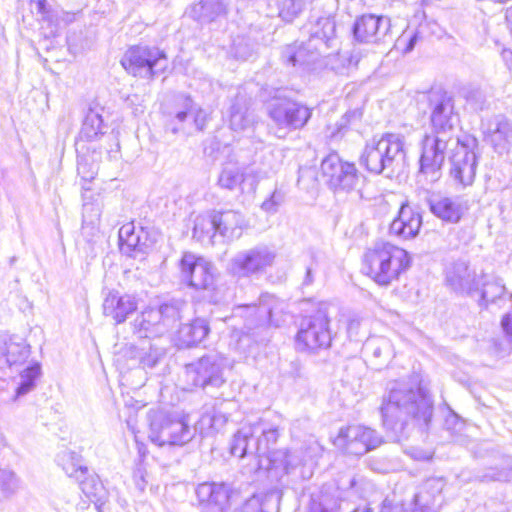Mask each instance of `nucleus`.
Returning a JSON list of instances; mask_svg holds the SVG:
<instances>
[{"label":"nucleus","mask_w":512,"mask_h":512,"mask_svg":"<svg viewBox=\"0 0 512 512\" xmlns=\"http://www.w3.org/2000/svg\"><path fill=\"white\" fill-rule=\"evenodd\" d=\"M380 411L383 427L393 440L400 441L413 427H428L433 405L420 388L406 382H395L383 396Z\"/></svg>","instance_id":"obj_1"},{"label":"nucleus","mask_w":512,"mask_h":512,"mask_svg":"<svg viewBox=\"0 0 512 512\" xmlns=\"http://www.w3.org/2000/svg\"><path fill=\"white\" fill-rule=\"evenodd\" d=\"M410 264L406 250L388 242H377L363 257V271L380 286L397 280Z\"/></svg>","instance_id":"obj_2"},{"label":"nucleus","mask_w":512,"mask_h":512,"mask_svg":"<svg viewBox=\"0 0 512 512\" xmlns=\"http://www.w3.org/2000/svg\"><path fill=\"white\" fill-rule=\"evenodd\" d=\"M405 158L404 142L400 135L387 133L368 141L360 156V165L374 174L392 176Z\"/></svg>","instance_id":"obj_3"},{"label":"nucleus","mask_w":512,"mask_h":512,"mask_svg":"<svg viewBox=\"0 0 512 512\" xmlns=\"http://www.w3.org/2000/svg\"><path fill=\"white\" fill-rule=\"evenodd\" d=\"M150 440L158 446L188 443L195 435L187 417L171 416L162 410H150L147 414Z\"/></svg>","instance_id":"obj_4"},{"label":"nucleus","mask_w":512,"mask_h":512,"mask_svg":"<svg viewBox=\"0 0 512 512\" xmlns=\"http://www.w3.org/2000/svg\"><path fill=\"white\" fill-rule=\"evenodd\" d=\"M178 269L182 282L195 290L206 291L214 303L222 300L220 289L216 283V269L212 263L192 252H185L179 260Z\"/></svg>","instance_id":"obj_5"},{"label":"nucleus","mask_w":512,"mask_h":512,"mask_svg":"<svg viewBox=\"0 0 512 512\" xmlns=\"http://www.w3.org/2000/svg\"><path fill=\"white\" fill-rule=\"evenodd\" d=\"M270 170L259 165H245L233 157L223 164L217 179L220 188L229 191L239 190L241 194H254L261 180L268 178Z\"/></svg>","instance_id":"obj_6"},{"label":"nucleus","mask_w":512,"mask_h":512,"mask_svg":"<svg viewBox=\"0 0 512 512\" xmlns=\"http://www.w3.org/2000/svg\"><path fill=\"white\" fill-rule=\"evenodd\" d=\"M459 137L431 132L422 140L419 176L428 183L436 182L441 177V168L448 151L459 144Z\"/></svg>","instance_id":"obj_7"},{"label":"nucleus","mask_w":512,"mask_h":512,"mask_svg":"<svg viewBox=\"0 0 512 512\" xmlns=\"http://www.w3.org/2000/svg\"><path fill=\"white\" fill-rule=\"evenodd\" d=\"M121 64L133 76L153 78L165 71L168 61L165 53L156 47L134 46L126 51Z\"/></svg>","instance_id":"obj_8"},{"label":"nucleus","mask_w":512,"mask_h":512,"mask_svg":"<svg viewBox=\"0 0 512 512\" xmlns=\"http://www.w3.org/2000/svg\"><path fill=\"white\" fill-rule=\"evenodd\" d=\"M225 360L219 354H208L187 364L184 377L191 388H219L225 383Z\"/></svg>","instance_id":"obj_9"},{"label":"nucleus","mask_w":512,"mask_h":512,"mask_svg":"<svg viewBox=\"0 0 512 512\" xmlns=\"http://www.w3.org/2000/svg\"><path fill=\"white\" fill-rule=\"evenodd\" d=\"M332 341L330 319L325 308L302 319L296 335V344L303 351L315 352L330 347Z\"/></svg>","instance_id":"obj_10"},{"label":"nucleus","mask_w":512,"mask_h":512,"mask_svg":"<svg viewBox=\"0 0 512 512\" xmlns=\"http://www.w3.org/2000/svg\"><path fill=\"white\" fill-rule=\"evenodd\" d=\"M478 146V140L475 137L465 135L459 139V144L453 148L450 155L451 176L463 187L472 185L475 180L479 157Z\"/></svg>","instance_id":"obj_11"},{"label":"nucleus","mask_w":512,"mask_h":512,"mask_svg":"<svg viewBox=\"0 0 512 512\" xmlns=\"http://www.w3.org/2000/svg\"><path fill=\"white\" fill-rule=\"evenodd\" d=\"M269 116L276 126V136L284 138L289 131L303 128L312 111L306 105L291 100H278L269 106Z\"/></svg>","instance_id":"obj_12"},{"label":"nucleus","mask_w":512,"mask_h":512,"mask_svg":"<svg viewBox=\"0 0 512 512\" xmlns=\"http://www.w3.org/2000/svg\"><path fill=\"white\" fill-rule=\"evenodd\" d=\"M334 445L346 454L362 456L382 444V437L369 427L350 425L339 430Z\"/></svg>","instance_id":"obj_13"},{"label":"nucleus","mask_w":512,"mask_h":512,"mask_svg":"<svg viewBox=\"0 0 512 512\" xmlns=\"http://www.w3.org/2000/svg\"><path fill=\"white\" fill-rule=\"evenodd\" d=\"M322 175L335 192L358 190L361 176L353 163L344 162L337 154L328 155L321 163Z\"/></svg>","instance_id":"obj_14"},{"label":"nucleus","mask_w":512,"mask_h":512,"mask_svg":"<svg viewBox=\"0 0 512 512\" xmlns=\"http://www.w3.org/2000/svg\"><path fill=\"white\" fill-rule=\"evenodd\" d=\"M432 131L457 137L455 132L459 124V115L455 111L453 97L444 91H432L429 94Z\"/></svg>","instance_id":"obj_15"},{"label":"nucleus","mask_w":512,"mask_h":512,"mask_svg":"<svg viewBox=\"0 0 512 512\" xmlns=\"http://www.w3.org/2000/svg\"><path fill=\"white\" fill-rule=\"evenodd\" d=\"M275 253L267 246H256L238 252L230 261V270L239 277L263 272L275 260Z\"/></svg>","instance_id":"obj_16"},{"label":"nucleus","mask_w":512,"mask_h":512,"mask_svg":"<svg viewBox=\"0 0 512 512\" xmlns=\"http://www.w3.org/2000/svg\"><path fill=\"white\" fill-rule=\"evenodd\" d=\"M323 51L310 46L307 42L293 43L282 50V60L285 64L299 67L303 70L314 71L322 65Z\"/></svg>","instance_id":"obj_17"},{"label":"nucleus","mask_w":512,"mask_h":512,"mask_svg":"<svg viewBox=\"0 0 512 512\" xmlns=\"http://www.w3.org/2000/svg\"><path fill=\"white\" fill-rule=\"evenodd\" d=\"M391 28L388 17L373 14L358 18L353 27L355 38L364 43H378L383 41Z\"/></svg>","instance_id":"obj_18"},{"label":"nucleus","mask_w":512,"mask_h":512,"mask_svg":"<svg viewBox=\"0 0 512 512\" xmlns=\"http://www.w3.org/2000/svg\"><path fill=\"white\" fill-rule=\"evenodd\" d=\"M196 496L203 505V512H226L229 491L225 484L201 483L196 488Z\"/></svg>","instance_id":"obj_19"},{"label":"nucleus","mask_w":512,"mask_h":512,"mask_svg":"<svg viewBox=\"0 0 512 512\" xmlns=\"http://www.w3.org/2000/svg\"><path fill=\"white\" fill-rule=\"evenodd\" d=\"M485 136L497 154H508L512 149V122L503 116H495L489 120Z\"/></svg>","instance_id":"obj_20"},{"label":"nucleus","mask_w":512,"mask_h":512,"mask_svg":"<svg viewBox=\"0 0 512 512\" xmlns=\"http://www.w3.org/2000/svg\"><path fill=\"white\" fill-rule=\"evenodd\" d=\"M278 305L279 302L273 295L263 294L257 306H246L248 317L245 328L247 331L250 332L257 327H266L269 324L278 326V322L273 319L274 311Z\"/></svg>","instance_id":"obj_21"},{"label":"nucleus","mask_w":512,"mask_h":512,"mask_svg":"<svg viewBox=\"0 0 512 512\" xmlns=\"http://www.w3.org/2000/svg\"><path fill=\"white\" fill-rule=\"evenodd\" d=\"M421 225L420 213L410 207L408 203H402L397 217L390 224L389 231L402 239H412L418 235Z\"/></svg>","instance_id":"obj_22"},{"label":"nucleus","mask_w":512,"mask_h":512,"mask_svg":"<svg viewBox=\"0 0 512 512\" xmlns=\"http://www.w3.org/2000/svg\"><path fill=\"white\" fill-rule=\"evenodd\" d=\"M216 233L232 241L241 237L247 227L244 215L236 210L214 211Z\"/></svg>","instance_id":"obj_23"},{"label":"nucleus","mask_w":512,"mask_h":512,"mask_svg":"<svg viewBox=\"0 0 512 512\" xmlns=\"http://www.w3.org/2000/svg\"><path fill=\"white\" fill-rule=\"evenodd\" d=\"M256 123V115L251 109V98L238 92L230 108V128L235 132H245Z\"/></svg>","instance_id":"obj_24"},{"label":"nucleus","mask_w":512,"mask_h":512,"mask_svg":"<svg viewBox=\"0 0 512 512\" xmlns=\"http://www.w3.org/2000/svg\"><path fill=\"white\" fill-rule=\"evenodd\" d=\"M137 309V301L131 295H119L110 291L104 299L103 311L106 316L112 317L116 323H123L127 317Z\"/></svg>","instance_id":"obj_25"},{"label":"nucleus","mask_w":512,"mask_h":512,"mask_svg":"<svg viewBox=\"0 0 512 512\" xmlns=\"http://www.w3.org/2000/svg\"><path fill=\"white\" fill-rule=\"evenodd\" d=\"M310 46L323 51L335 47L338 40L336 37V24L331 17H321L310 30Z\"/></svg>","instance_id":"obj_26"},{"label":"nucleus","mask_w":512,"mask_h":512,"mask_svg":"<svg viewBox=\"0 0 512 512\" xmlns=\"http://www.w3.org/2000/svg\"><path fill=\"white\" fill-rule=\"evenodd\" d=\"M306 461V450L302 447L292 450H274L267 456L266 469L281 468L285 474L291 473Z\"/></svg>","instance_id":"obj_27"},{"label":"nucleus","mask_w":512,"mask_h":512,"mask_svg":"<svg viewBox=\"0 0 512 512\" xmlns=\"http://www.w3.org/2000/svg\"><path fill=\"white\" fill-rule=\"evenodd\" d=\"M446 282L457 292L471 293L478 289L474 271L462 260L454 262L447 268Z\"/></svg>","instance_id":"obj_28"},{"label":"nucleus","mask_w":512,"mask_h":512,"mask_svg":"<svg viewBox=\"0 0 512 512\" xmlns=\"http://www.w3.org/2000/svg\"><path fill=\"white\" fill-rule=\"evenodd\" d=\"M445 483L441 478H430L425 481L421 490L415 495L414 503L422 510L438 512L442 504L441 493Z\"/></svg>","instance_id":"obj_29"},{"label":"nucleus","mask_w":512,"mask_h":512,"mask_svg":"<svg viewBox=\"0 0 512 512\" xmlns=\"http://www.w3.org/2000/svg\"><path fill=\"white\" fill-rule=\"evenodd\" d=\"M430 211L443 221L457 223L467 207L459 198L436 197L429 201Z\"/></svg>","instance_id":"obj_30"},{"label":"nucleus","mask_w":512,"mask_h":512,"mask_svg":"<svg viewBox=\"0 0 512 512\" xmlns=\"http://www.w3.org/2000/svg\"><path fill=\"white\" fill-rule=\"evenodd\" d=\"M254 435L260 433L261 435L254 441L255 454L259 457V467H265L264 461L267 462V456L272 453L270 451V445L275 444L279 433L276 428L267 427L262 421L256 422L252 425Z\"/></svg>","instance_id":"obj_31"},{"label":"nucleus","mask_w":512,"mask_h":512,"mask_svg":"<svg viewBox=\"0 0 512 512\" xmlns=\"http://www.w3.org/2000/svg\"><path fill=\"white\" fill-rule=\"evenodd\" d=\"M185 307L186 303L184 301L172 300L163 303L158 309H155V312L149 317H151L152 320H160L161 330H163L165 334L176 327Z\"/></svg>","instance_id":"obj_32"},{"label":"nucleus","mask_w":512,"mask_h":512,"mask_svg":"<svg viewBox=\"0 0 512 512\" xmlns=\"http://www.w3.org/2000/svg\"><path fill=\"white\" fill-rule=\"evenodd\" d=\"M227 13V0H201L193 7V14L201 23L221 21Z\"/></svg>","instance_id":"obj_33"},{"label":"nucleus","mask_w":512,"mask_h":512,"mask_svg":"<svg viewBox=\"0 0 512 512\" xmlns=\"http://www.w3.org/2000/svg\"><path fill=\"white\" fill-rule=\"evenodd\" d=\"M209 331L208 322L203 318H196L180 327L178 330V340L181 345L191 347L202 342Z\"/></svg>","instance_id":"obj_34"},{"label":"nucleus","mask_w":512,"mask_h":512,"mask_svg":"<svg viewBox=\"0 0 512 512\" xmlns=\"http://www.w3.org/2000/svg\"><path fill=\"white\" fill-rule=\"evenodd\" d=\"M366 354L372 356V363L376 368L386 365L394 356L391 342L384 337L371 338L364 344Z\"/></svg>","instance_id":"obj_35"},{"label":"nucleus","mask_w":512,"mask_h":512,"mask_svg":"<svg viewBox=\"0 0 512 512\" xmlns=\"http://www.w3.org/2000/svg\"><path fill=\"white\" fill-rule=\"evenodd\" d=\"M360 60L359 52L346 51L328 54L322 57V64L337 74H346L352 67H355Z\"/></svg>","instance_id":"obj_36"},{"label":"nucleus","mask_w":512,"mask_h":512,"mask_svg":"<svg viewBox=\"0 0 512 512\" xmlns=\"http://www.w3.org/2000/svg\"><path fill=\"white\" fill-rule=\"evenodd\" d=\"M77 481L85 496L99 509L107 499V491L99 477L88 472L87 475Z\"/></svg>","instance_id":"obj_37"},{"label":"nucleus","mask_w":512,"mask_h":512,"mask_svg":"<svg viewBox=\"0 0 512 512\" xmlns=\"http://www.w3.org/2000/svg\"><path fill=\"white\" fill-rule=\"evenodd\" d=\"M58 464L67 476L76 480L88 474V467L84 465L82 457L71 450H63L57 456Z\"/></svg>","instance_id":"obj_38"},{"label":"nucleus","mask_w":512,"mask_h":512,"mask_svg":"<svg viewBox=\"0 0 512 512\" xmlns=\"http://www.w3.org/2000/svg\"><path fill=\"white\" fill-rule=\"evenodd\" d=\"M154 312L155 309H147L133 321V331L140 338H154L164 335V331L160 327V320H152L149 317Z\"/></svg>","instance_id":"obj_39"},{"label":"nucleus","mask_w":512,"mask_h":512,"mask_svg":"<svg viewBox=\"0 0 512 512\" xmlns=\"http://www.w3.org/2000/svg\"><path fill=\"white\" fill-rule=\"evenodd\" d=\"M252 440L254 441L252 425L243 426L233 436L230 446L231 454L239 458H243L246 455H256L255 452H251V450H254V444H250Z\"/></svg>","instance_id":"obj_40"},{"label":"nucleus","mask_w":512,"mask_h":512,"mask_svg":"<svg viewBox=\"0 0 512 512\" xmlns=\"http://www.w3.org/2000/svg\"><path fill=\"white\" fill-rule=\"evenodd\" d=\"M228 415L221 410H213L204 413L193 429H198L201 434H209L211 432H219L228 422Z\"/></svg>","instance_id":"obj_41"},{"label":"nucleus","mask_w":512,"mask_h":512,"mask_svg":"<svg viewBox=\"0 0 512 512\" xmlns=\"http://www.w3.org/2000/svg\"><path fill=\"white\" fill-rule=\"evenodd\" d=\"M1 353L5 363L9 367H12L14 365L24 363L30 355V349L24 342H15L10 340L5 343Z\"/></svg>","instance_id":"obj_42"},{"label":"nucleus","mask_w":512,"mask_h":512,"mask_svg":"<svg viewBox=\"0 0 512 512\" xmlns=\"http://www.w3.org/2000/svg\"><path fill=\"white\" fill-rule=\"evenodd\" d=\"M119 243L120 250L127 255L137 249L141 250L140 236L135 232L133 223H127L119 229Z\"/></svg>","instance_id":"obj_43"},{"label":"nucleus","mask_w":512,"mask_h":512,"mask_svg":"<svg viewBox=\"0 0 512 512\" xmlns=\"http://www.w3.org/2000/svg\"><path fill=\"white\" fill-rule=\"evenodd\" d=\"M312 0H280L278 15L285 22H293Z\"/></svg>","instance_id":"obj_44"},{"label":"nucleus","mask_w":512,"mask_h":512,"mask_svg":"<svg viewBox=\"0 0 512 512\" xmlns=\"http://www.w3.org/2000/svg\"><path fill=\"white\" fill-rule=\"evenodd\" d=\"M103 120L99 113L89 110L86 114L80 131V138L87 141L94 140L102 133Z\"/></svg>","instance_id":"obj_45"},{"label":"nucleus","mask_w":512,"mask_h":512,"mask_svg":"<svg viewBox=\"0 0 512 512\" xmlns=\"http://www.w3.org/2000/svg\"><path fill=\"white\" fill-rule=\"evenodd\" d=\"M216 227L214 222V213L211 215H200L196 218L193 237L199 241H205L206 239L211 242L212 238L216 235Z\"/></svg>","instance_id":"obj_46"},{"label":"nucleus","mask_w":512,"mask_h":512,"mask_svg":"<svg viewBox=\"0 0 512 512\" xmlns=\"http://www.w3.org/2000/svg\"><path fill=\"white\" fill-rule=\"evenodd\" d=\"M41 20L50 26V34L54 36L62 26H65L74 20V14L62 9L51 8L48 13L41 18Z\"/></svg>","instance_id":"obj_47"},{"label":"nucleus","mask_w":512,"mask_h":512,"mask_svg":"<svg viewBox=\"0 0 512 512\" xmlns=\"http://www.w3.org/2000/svg\"><path fill=\"white\" fill-rule=\"evenodd\" d=\"M505 286L500 279H490L483 283L481 289V300L486 304L494 303L505 293Z\"/></svg>","instance_id":"obj_48"},{"label":"nucleus","mask_w":512,"mask_h":512,"mask_svg":"<svg viewBox=\"0 0 512 512\" xmlns=\"http://www.w3.org/2000/svg\"><path fill=\"white\" fill-rule=\"evenodd\" d=\"M40 374L39 364L27 367L20 375V383L17 387V396H22L30 392L35 386V380Z\"/></svg>","instance_id":"obj_49"},{"label":"nucleus","mask_w":512,"mask_h":512,"mask_svg":"<svg viewBox=\"0 0 512 512\" xmlns=\"http://www.w3.org/2000/svg\"><path fill=\"white\" fill-rule=\"evenodd\" d=\"M18 489V480L15 474L7 469L0 468V492L4 497L13 495Z\"/></svg>","instance_id":"obj_50"},{"label":"nucleus","mask_w":512,"mask_h":512,"mask_svg":"<svg viewBox=\"0 0 512 512\" xmlns=\"http://www.w3.org/2000/svg\"><path fill=\"white\" fill-rule=\"evenodd\" d=\"M234 512H268L267 497L262 495H253L247 499Z\"/></svg>","instance_id":"obj_51"},{"label":"nucleus","mask_w":512,"mask_h":512,"mask_svg":"<svg viewBox=\"0 0 512 512\" xmlns=\"http://www.w3.org/2000/svg\"><path fill=\"white\" fill-rule=\"evenodd\" d=\"M365 326L362 318L357 315L351 316L347 324L348 337L353 341H361L367 334Z\"/></svg>","instance_id":"obj_52"},{"label":"nucleus","mask_w":512,"mask_h":512,"mask_svg":"<svg viewBox=\"0 0 512 512\" xmlns=\"http://www.w3.org/2000/svg\"><path fill=\"white\" fill-rule=\"evenodd\" d=\"M286 197L285 191L275 188L272 194L261 204V209L270 214L276 213L280 206L284 203Z\"/></svg>","instance_id":"obj_53"},{"label":"nucleus","mask_w":512,"mask_h":512,"mask_svg":"<svg viewBox=\"0 0 512 512\" xmlns=\"http://www.w3.org/2000/svg\"><path fill=\"white\" fill-rule=\"evenodd\" d=\"M77 171L83 181L91 182L98 173V165L86 157H81L78 160Z\"/></svg>","instance_id":"obj_54"},{"label":"nucleus","mask_w":512,"mask_h":512,"mask_svg":"<svg viewBox=\"0 0 512 512\" xmlns=\"http://www.w3.org/2000/svg\"><path fill=\"white\" fill-rule=\"evenodd\" d=\"M165 355L163 348L157 347L154 344L149 345V351L145 352L141 357L140 361L143 367L153 368L157 365L161 358Z\"/></svg>","instance_id":"obj_55"},{"label":"nucleus","mask_w":512,"mask_h":512,"mask_svg":"<svg viewBox=\"0 0 512 512\" xmlns=\"http://www.w3.org/2000/svg\"><path fill=\"white\" fill-rule=\"evenodd\" d=\"M512 479V468L503 466L501 468H490L483 476V481H509Z\"/></svg>","instance_id":"obj_56"},{"label":"nucleus","mask_w":512,"mask_h":512,"mask_svg":"<svg viewBox=\"0 0 512 512\" xmlns=\"http://www.w3.org/2000/svg\"><path fill=\"white\" fill-rule=\"evenodd\" d=\"M252 46L245 39H238L234 42L232 52L235 58L246 60L252 55Z\"/></svg>","instance_id":"obj_57"},{"label":"nucleus","mask_w":512,"mask_h":512,"mask_svg":"<svg viewBox=\"0 0 512 512\" xmlns=\"http://www.w3.org/2000/svg\"><path fill=\"white\" fill-rule=\"evenodd\" d=\"M190 114L193 115V122L199 131H203L208 121V114L201 108L190 109Z\"/></svg>","instance_id":"obj_58"},{"label":"nucleus","mask_w":512,"mask_h":512,"mask_svg":"<svg viewBox=\"0 0 512 512\" xmlns=\"http://www.w3.org/2000/svg\"><path fill=\"white\" fill-rule=\"evenodd\" d=\"M381 512H432L429 510H422L420 507L414 504V508L405 507L403 504L390 505L386 502L383 503Z\"/></svg>","instance_id":"obj_59"},{"label":"nucleus","mask_w":512,"mask_h":512,"mask_svg":"<svg viewBox=\"0 0 512 512\" xmlns=\"http://www.w3.org/2000/svg\"><path fill=\"white\" fill-rule=\"evenodd\" d=\"M361 113L357 110L350 111L345 113V115L342 117L340 122L337 124L338 128L337 131L331 132L330 136L332 138H336L338 135L342 133V130L348 125V123L351 121L352 118H360Z\"/></svg>","instance_id":"obj_60"},{"label":"nucleus","mask_w":512,"mask_h":512,"mask_svg":"<svg viewBox=\"0 0 512 512\" xmlns=\"http://www.w3.org/2000/svg\"><path fill=\"white\" fill-rule=\"evenodd\" d=\"M417 39H418V34L417 33H413L412 35H409V36L402 35L397 40V45L400 47V46L406 44V46L403 48V52L404 53H409V52H411L414 49V46H415V44L417 42Z\"/></svg>","instance_id":"obj_61"},{"label":"nucleus","mask_w":512,"mask_h":512,"mask_svg":"<svg viewBox=\"0 0 512 512\" xmlns=\"http://www.w3.org/2000/svg\"><path fill=\"white\" fill-rule=\"evenodd\" d=\"M146 473L142 467H137L133 473V479L139 491L143 492L146 488L147 481L145 479Z\"/></svg>","instance_id":"obj_62"},{"label":"nucleus","mask_w":512,"mask_h":512,"mask_svg":"<svg viewBox=\"0 0 512 512\" xmlns=\"http://www.w3.org/2000/svg\"><path fill=\"white\" fill-rule=\"evenodd\" d=\"M501 328L508 339L512 343V315L506 313L501 319Z\"/></svg>","instance_id":"obj_63"},{"label":"nucleus","mask_w":512,"mask_h":512,"mask_svg":"<svg viewBox=\"0 0 512 512\" xmlns=\"http://www.w3.org/2000/svg\"><path fill=\"white\" fill-rule=\"evenodd\" d=\"M31 1L34 4L37 13L41 14L42 18L51 9V7H49L47 5V0H31Z\"/></svg>","instance_id":"obj_64"}]
</instances>
